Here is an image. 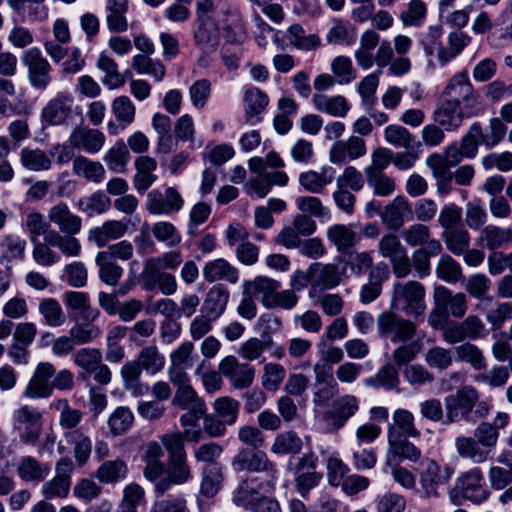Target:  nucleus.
I'll return each instance as SVG.
<instances>
[{
	"label": "nucleus",
	"instance_id": "f257e3e1",
	"mask_svg": "<svg viewBox=\"0 0 512 512\" xmlns=\"http://www.w3.org/2000/svg\"><path fill=\"white\" fill-rule=\"evenodd\" d=\"M165 366V357L154 345L142 348L136 359L126 362L120 371L123 387L134 397H141L150 391L148 384L141 381L142 371L150 375L159 373Z\"/></svg>",
	"mask_w": 512,
	"mask_h": 512
},
{
	"label": "nucleus",
	"instance_id": "f03ea898",
	"mask_svg": "<svg viewBox=\"0 0 512 512\" xmlns=\"http://www.w3.org/2000/svg\"><path fill=\"white\" fill-rule=\"evenodd\" d=\"M443 29L441 26H430L427 31L421 33L418 42L427 56L436 54L441 67L453 61L470 44L471 37L457 30L447 37L446 45L442 43Z\"/></svg>",
	"mask_w": 512,
	"mask_h": 512
},
{
	"label": "nucleus",
	"instance_id": "7ed1b4c3",
	"mask_svg": "<svg viewBox=\"0 0 512 512\" xmlns=\"http://www.w3.org/2000/svg\"><path fill=\"white\" fill-rule=\"evenodd\" d=\"M318 456L310 451L296 457H290L286 469L293 476L294 486L302 499H309L310 492L318 487L323 473L318 471Z\"/></svg>",
	"mask_w": 512,
	"mask_h": 512
},
{
	"label": "nucleus",
	"instance_id": "20e7f679",
	"mask_svg": "<svg viewBox=\"0 0 512 512\" xmlns=\"http://www.w3.org/2000/svg\"><path fill=\"white\" fill-rule=\"evenodd\" d=\"M232 469L239 473L243 471L251 473L265 472L269 478L267 486L273 490L279 478L277 464L270 460L267 453L260 449H240L231 461Z\"/></svg>",
	"mask_w": 512,
	"mask_h": 512
},
{
	"label": "nucleus",
	"instance_id": "39448f33",
	"mask_svg": "<svg viewBox=\"0 0 512 512\" xmlns=\"http://www.w3.org/2000/svg\"><path fill=\"white\" fill-rule=\"evenodd\" d=\"M391 306L414 318L422 316L426 310L424 286L417 281L395 284Z\"/></svg>",
	"mask_w": 512,
	"mask_h": 512
},
{
	"label": "nucleus",
	"instance_id": "423d86ee",
	"mask_svg": "<svg viewBox=\"0 0 512 512\" xmlns=\"http://www.w3.org/2000/svg\"><path fill=\"white\" fill-rule=\"evenodd\" d=\"M12 429L22 443L35 445L43 429V414L33 406L22 405L12 413Z\"/></svg>",
	"mask_w": 512,
	"mask_h": 512
},
{
	"label": "nucleus",
	"instance_id": "0eeeda50",
	"mask_svg": "<svg viewBox=\"0 0 512 512\" xmlns=\"http://www.w3.org/2000/svg\"><path fill=\"white\" fill-rule=\"evenodd\" d=\"M376 323L379 335L390 339L392 343H406L411 341L417 333L414 322L391 310L380 313Z\"/></svg>",
	"mask_w": 512,
	"mask_h": 512
},
{
	"label": "nucleus",
	"instance_id": "6e6552de",
	"mask_svg": "<svg viewBox=\"0 0 512 512\" xmlns=\"http://www.w3.org/2000/svg\"><path fill=\"white\" fill-rule=\"evenodd\" d=\"M257 325L261 329V339L249 338L239 348V355L248 361L260 358L265 348L272 346L270 334L281 328V321L270 314H263L259 317Z\"/></svg>",
	"mask_w": 512,
	"mask_h": 512
},
{
	"label": "nucleus",
	"instance_id": "1a4fd4ad",
	"mask_svg": "<svg viewBox=\"0 0 512 512\" xmlns=\"http://www.w3.org/2000/svg\"><path fill=\"white\" fill-rule=\"evenodd\" d=\"M441 99L461 105L462 107L470 105L471 109L478 111V113L481 111L478 96L466 72H459L449 80L442 92Z\"/></svg>",
	"mask_w": 512,
	"mask_h": 512
},
{
	"label": "nucleus",
	"instance_id": "9d476101",
	"mask_svg": "<svg viewBox=\"0 0 512 512\" xmlns=\"http://www.w3.org/2000/svg\"><path fill=\"white\" fill-rule=\"evenodd\" d=\"M22 64L28 70V80L32 87L44 90L50 84L52 67L37 47L25 50L21 56Z\"/></svg>",
	"mask_w": 512,
	"mask_h": 512
},
{
	"label": "nucleus",
	"instance_id": "9b49d317",
	"mask_svg": "<svg viewBox=\"0 0 512 512\" xmlns=\"http://www.w3.org/2000/svg\"><path fill=\"white\" fill-rule=\"evenodd\" d=\"M456 487L465 499L474 504H481L490 496L482 469L479 467L462 472L457 478Z\"/></svg>",
	"mask_w": 512,
	"mask_h": 512
},
{
	"label": "nucleus",
	"instance_id": "f8f14e48",
	"mask_svg": "<svg viewBox=\"0 0 512 512\" xmlns=\"http://www.w3.org/2000/svg\"><path fill=\"white\" fill-rule=\"evenodd\" d=\"M478 114V111L472 110L470 105L462 107L461 105L440 99L436 109L433 111L432 118L445 131H456L462 126L465 118Z\"/></svg>",
	"mask_w": 512,
	"mask_h": 512
},
{
	"label": "nucleus",
	"instance_id": "ddd939ff",
	"mask_svg": "<svg viewBox=\"0 0 512 512\" xmlns=\"http://www.w3.org/2000/svg\"><path fill=\"white\" fill-rule=\"evenodd\" d=\"M185 201L175 187H168L162 193L154 189L147 195L145 206L152 215H171L184 207Z\"/></svg>",
	"mask_w": 512,
	"mask_h": 512
},
{
	"label": "nucleus",
	"instance_id": "4468645a",
	"mask_svg": "<svg viewBox=\"0 0 512 512\" xmlns=\"http://www.w3.org/2000/svg\"><path fill=\"white\" fill-rule=\"evenodd\" d=\"M55 372L56 369L51 363H39L23 390V397L36 400L51 396L53 393L52 378Z\"/></svg>",
	"mask_w": 512,
	"mask_h": 512
},
{
	"label": "nucleus",
	"instance_id": "2eb2a0df",
	"mask_svg": "<svg viewBox=\"0 0 512 512\" xmlns=\"http://www.w3.org/2000/svg\"><path fill=\"white\" fill-rule=\"evenodd\" d=\"M453 469L447 465H440L434 460H427L420 473V485L426 497H438L439 488L450 480Z\"/></svg>",
	"mask_w": 512,
	"mask_h": 512
},
{
	"label": "nucleus",
	"instance_id": "dca6fc26",
	"mask_svg": "<svg viewBox=\"0 0 512 512\" xmlns=\"http://www.w3.org/2000/svg\"><path fill=\"white\" fill-rule=\"evenodd\" d=\"M359 410V401L354 395L345 394L335 399L329 410L324 412L323 419L328 426L337 431Z\"/></svg>",
	"mask_w": 512,
	"mask_h": 512
},
{
	"label": "nucleus",
	"instance_id": "f3484780",
	"mask_svg": "<svg viewBox=\"0 0 512 512\" xmlns=\"http://www.w3.org/2000/svg\"><path fill=\"white\" fill-rule=\"evenodd\" d=\"M193 479L188 457L182 456L167 460V474L156 486V495L162 496L174 485H183Z\"/></svg>",
	"mask_w": 512,
	"mask_h": 512
},
{
	"label": "nucleus",
	"instance_id": "a211bd4d",
	"mask_svg": "<svg viewBox=\"0 0 512 512\" xmlns=\"http://www.w3.org/2000/svg\"><path fill=\"white\" fill-rule=\"evenodd\" d=\"M510 421L511 418L507 412L499 411L495 414L492 422H480L474 429L473 436L492 455L500 437L499 431L505 429Z\"/></svg>",
	"mask_w": 512,
	"mask_h": 512
},
{
	"label": "nucleus",
	"instance_id": "6ab92c4d",
	"mask_svg": "<svg viewBox=\"0 0 512 512\" xmlns=\"http://www.w3.org/2000/svg\"><path fill=\"white\" fill-rule=\"evenodd\" d=\"M219 371L231 385L237 389L249 387L255 376V368L248 363H239L235 356L229 355L219 363Z\"/></svg>",
	"mask_w": 512,
	"mask_h": 512
},
{
	"label": "nucleus",
	"instance_id": "aec40b11",
	"mask_svg": "<svg viewBox=\"0 0 512 512\" xmlns=\"http://www.w3.org/2000/svg\"><path fill=\"white\" fill-rule=\"evenodd\" d=\"M105 135L98 129L76 126L68 138L72 148L89 154L99 152L105 144Z\"/></svg>",
	"mask_w": 512,
	"mask_h": 512
},
{
	"label": "nucleus",
	"instance_id": "412c9836",
	"mask_svg": "<svg viewBox=\"0 0 512 512\" xmlns=\"http://www.w3.org/2000/svg\"><path fill=\"white\" fill-rule=\"evenodd\" d=\"M164 452L160 443L156 441L149 442L144 450L143 461L145 467L143 469L144 477L154 483V492L156 493L157 484L165 479L167 467L161 460Z\"/></svg>",
	"mask_w": 512,
	"mask_h": 512
},
{
	"label": "nucleus",
	"instance_id": "4be33fe9",
	"mask_svg": "<svg viewBox=\"0 0 512 512\" xmlns=\"http://www.w3.org/2000/svg\"><path fill=\"white\" fill-rule=\"evenodd\" d=\"M74 99L69 93H58L50 99L41 111V118L47 125H62L72 113Z\"/></svg>",
	"mask_w": 512,
	"mask_h": 512
},
{
	"label": "nucleus",
	"instance_id": "5701e85b",
	"mask_svg": "<svg viewBox=\"0 0 512 512\" xmlns=\"http://www.w3.org/2000/svg\"><path fill=\"white\" fill-rule=\"evenodd\" d=\"M326 237L341 254L349 253L361 239V235L352 224H333L327 228Z\"/></svg>",
	"mask_w": 512,
	"mask_h": 512
},
{
	"label": "nucleus",
	"instance_id": "b1692460",
	"mask_svg": "<svg viewBox=\"0 0 512 512\" xmlns=\"http://www.w3.org/2000/svg\"><path fill=\"white\" fill-rule=\"evenodd\" d=\"M366 144L359 136H350L347 140L336 141L329 150V159L333 164H342L347 159L355 160L366 154Z\"/></svg>",
	"mask_w": 512,
	"mask_h": 512
},
{
	"label": "nucleus",
	"instance_id": "393cba45",
	"mask_svg": "<svg viewBox=\"0 0 512 512\" xmlns=\"http://www.w3.org/2000/svg\"><path fill=\"white\" fill-rule=\"evenodd\" d=\"M414 414L405 408H397L392 414V422L387 427V440L401 437H420Z\"/></svg>",
	"mask_w": 512,
	"mask_h": 512
},
{
	"label": "nucleus",
	"instance_id": "a878e982",
	"mask_svg": "<svg viewBox=\"0 0 512 512\" xmlns=\"http://www.w3.org/2000/svg\"><path fill=\"white\" fill-rule=\"evenodd\" d=\"M411 216V205L403 196H396L380 213L382 224L393 231H398L404 225L405 219Z\"/></svg>",
	"mask_w": 512,
	"mask_h": 512
},
{
	"label": "nucleus",
	"instance_id": "bb28decb",
	"mask_svg": "<svg viewBox=\"0 0 512 512\" xmlns=\"http://www.w3.org/2000/svg\"><path fill=\"white\" fill-rule=\"evenodd\" d=\"M48 219L49 222L57 226L59 233L76 235L82 229V219L74 214L64 202H60L49 209Z\"/></svg>",
	"mask_w": 512,
	"mask_h": 512
},
{
	"label": "nucleus",
	"instance_id": "cd10ccee",
	"mask_svg": "<svg viewBox=\"0 0 512 512\" xmlns=\"http://www.w3.org/2000/svg\"><path fill=\"white\" fill-rule=\"evenodd\" d=\"M263 481L258 476H251L243 479L233 492V503L245 509L254 508L263 498L261 488Z\"/></svg>",
	"mask_w": 512,
	"mask_h": 512
},
{
	"label": "nucleus",
	"instance_id": "c85d7f7f",
	"mask_svg": "<svg viewBox=\"0 0 512 512\" xmlns=\"http://www.w3.org/2000/svg\"><path fill=\"white\" fill-rule=\"evenodd\" d=\"M202 275L208 283L225 281L229 284H236L239 280L238 269L224 258L207 261L202 268Z\"/></svg>",
	"mask_w": 512,
	"mask_h": 512
},
{
	"label": "nucleus",
	"instance_id": "c756f323",
	"mask_svg": "<svg viewBox=\"0 0 512 512\" xmlns=\"http://www.w3.org/2000/svg\"><path fill=\"white\" fill-rule=\"evenodd\" d=\"M309 276L310 283L314 287L323 289H332L339 285L342 280V272L338 265L333 263H312L309 266Z\"/></svg>",
	"mask_w": 512,
	"mask_h": 512
},
{
	"label": "nucleus",
	"instance_id": "7c9ffc66",
	"mask_svg": "<svg viewBox=\"0 0 512 512\" xmlns=\"http://www.w3.org/2000/svg\"><path fill=\"white\" fill-rule=\"evenodd\" d=\"M126 223L119 220L105 221L101 226L94 227L88 232V241L97 247L106 246L109 242L120 239L127 232Z\"/></svg>",
	"mask_w": 512,
	"mask_h": 512
},
{
	"label": "nucleus",
	"instance_id": "2f4dec72",
	"mask_svg": "<svg viewBox=\"0 0 512 512\" xmlns=\"http://www.w3.org/2000/svg\"><path fill=\"white\" fill-rule=\"evenodd\" d=\"M458 456L474 464H482L492 458V455L474 436H458L455 439Z\"/></svg>",
	"mask_w": 512,
	"mask_h": 512
},
{
	"label": "nucleus",
	"instance_id": "473e14b6",
	"mask_svg": "<svg viewBox=\"0 0 512 512\" xmlns=\"http://www.w3.org/2000/svg\"><path fill=\"white\" fill-rule=\"evenodd\" d=\"M229 298V290L223 284H215L206 293L200 311L217 320L224 314Z\"/></svg>",
	"mask_w": 512,
	"mask_h": 512
},
{
	"label": "nucleus",
	"instance_id": "72a5a7b5",
	"mask_svg": "<svg viewBox=\"0 0 512 512\" xmlns=\"http://www.w3.org/2000/svg\"><path fill=\"white\" fill-rule=\"evenodd\" d=\"M16 471L18 477L24 482L41 483L49 476L51 466L27 455L20 458Z\"/></svg>",
	"mask_w": 512,
	"mask_h": 512
},
{
	"label": "nucleus",
	"instance_id": "f704fd0d",
	"mask_svg": "<svg viewBox=\"0 0 512 512\" xmlns=\"http://www.w3.org/2000/svg\"><path fill=\"white\" fill-rule=\"evenodd\" d=\"M442 244L437 239H431L427 245L416 249L412 253V269L419 278H424L431 273L430 258L441 254Z\"/></svg>",
	"mask_w": 512,
	"mask_h": 512
},
{
	"label": "nucleus",
	"instance_id": "c9c22d12",
	"mask_svg": "<svg viewBox=\"0 0 512 512\" xmlns=\"http://www.w3.org/2000/svg\"><path fill=\"white\" fill-rule=\"evenodd\" d=\"M488 480L494 490H503L499 503L506 505L512 503V464L509 467L491 466L488 471Z\"/></svg>",
	"mask_w": 512,
	"mask_h": 512
},
{
	"label": "nucleus",
	"instance_id": "e433bc0d",
	"mask_svg": "<svg viewBox=\"0 0 512 512\" xmlns=\"http://www.w3.org/2000/svg\"><path fill=\"white\" fill-rule=\"evenodd\" d=\"M312 102L317 111L333 117L344 118L350 110L347 99L342 95L328 96L316 93L312 97Z\"/></svg>",
	"mask_w": 512,
	"mask_h": 512
},
{
	"label": "nucleus",
	"instance_id": "4c0bfd02",
	"mask_svg": "<svg viewBox=\"0 0 512 512\" xmlns=\"http://www.w3.org/2000/svg\"><path fill=\"white\" fill-rule=\"evenodd\" d=\"M222 464L205 465L201 472L200 492L207 498L214 497L222 488L225 479Z\"/></svg>",
	"mask_w": 512,
	"mask_h": 512
},
{
	"label": "nucleus",
	"instance_id": "58836bf2",
	"mask_svg": "<svg viewBox=\"0 0 512 512\" xmlns=\"http://www.w3.org/2000/svg\"><path fill=\"white\" fill-rule=\"evenodd\" d=\"M335 178V170L330 166L323 167L320 172L307 171L299 175L300 185L310 193H320Z\"/></svg>",
	"mask_w": 512,
	"mask_h": 512
},
{
	"label": "nucleus",
	"instance_id": "ea45409f",
	"mask_svg": "<svg viewBox=\"0 0 512 512\" xmlns=\"http://www.w3.org/2000/svg\"><path fill=\"white\" fill-rule=\"evenodd\" d=\"M269 98L260 89L253 87L248 89L244 95V107L247 122L251 125L258 123L261 118L259 114L267 107Z\"/></svg>",
	"mask_w": 512,
	"mask_h": 512
},
{
	"label": "nucleus",
	"instance_id": "a19ab883",
	"mask_svg": "<svg viewBox=\"0 0 512 512\" xmlns=\"http://www.w3.org/2000/svg\"><path fill=\"white\" fill-rule=\"evenodd\" d=\"M410 437H401L389 439L387 461H397L398 459H407L417 462L421 457V450L411 443L408 439Z\"/></svg>",
	"mask_w": 512,
	"mask_h": 512
},
{
	"label": "nucleus",
	"instance_id": "79ce46f5",
	"mask_svg": "<svg viewBox=\"0 0 512 512\" xmlns=\"http://www.w3.org/2000/svg\"><path fill=\"white\" fill-rule=\"evenodd\" d=\"M435 300L437 306H443L454 317L461 318L467 311V301L464 293L452 295L447 288L440 287L435 291Z\"/></svg>",
	"mask_w": 512,
	"mask_h": 512
},
{
	"label": "nucleus",
	"instance_id": "37998d69",
	"mask_svg": "<svg viewBox=\"0 0 512 512\" xmlns=\"http://www.w3.org/2000/svg\"><path fill=\"white\" fill-rule=\"evenodd\" d=\"M302 448V438L296 431L288 430L276 435L270 451L276 455H293L294 457L300 454Z\"/></svg>",
	"mask_w": 512,
	"mask_h": 512
},
{
	"label": "nucleus",
	"instance_id": "c03bdc74",
	"mask_svg": "<svg viewBox=\"0 0 512 512\" xmlns=\"http://www.w3.org/2000/svg\"><path fill=\"white\" fill-rule=\"evenodd\" d=\"M72 170L76 176L83 177L87 181L100 183L105 179V168L98 162L84 156L73 159Z\"/></svg>",
	"mask_w": 512,
	"mask_h": 512
},
{
	"label": "nucleus",
	"instance_id": "a18cd8bd",
	"mask_svg": "<svg viewBox=\"0 0 512 512\" xmlns=\"http://www.w3.org/2000/svg\"><path fill=\"white\" fill-rule=\"evenodd\" d=\"M128 327L117 325L112 327L106 336L105 359L110 363H120L125 358V349L120 344L125 338Z\"/></svg>",
	"mask_w": 512,
	"mask_h": 512
},
{
	"label": "nucleus",
	"instance_id": "49530a36",
	"mask_svg": "<svg viewBox=\"0 0 512 512\" xmlns=\"http://www.w3.org/2000/svg\"><path fill=\"white\" fill-rule=\"evenodd\" d=\"M183 262L182 252L170 250L158 256L147 258L144 261V272L156 273L165 270H175Z\"/></svg>",
	"mask_w": 512,
	"mask_h": 512
},
{
	"label": "nucleus",
	"instance_id": "de8ad7c7",
	"mask_svg": "<svg viewBox=\"0 0 512 512\" xmlns=\"http://www.w3.org/2000/svg\"><path fill=\"white\" fill-rule=\"evenodd\" d=\"M127 475V464L121 459L104 461L95 472V477L103 484L121 482Z\"/></svg>",
	"mask_w": 512,
	"mask_h": 512
},
{
	"label": "nucleus",
	"instance_id": "09e8293b",
	"mask_svg": "<svg viewBox=\"0 0 512 512\" xmlns=\"http://www.w3.org/2000/svg\"><path fill=\"white\" fill-rule=\"evenodd\" d=\"M252 294H259L260 300L264 307L271 305L274 296L281 288V283L275 279L266 276H257L252 281L244 284Z\"/></svg>",
	"mask_w": 512,
	"mask_h": 512
},
{
	"label": "nucleus",
	"instance_id": "8fccbe9b",
	"mask_svg": "<svg viewBox=\"0 0 512 512\" xmlns=\"http://www.w3.org/2000/svg\"><path fill=\"white\" fill-rule=\"evenodd\" d=\"M19 156L21 165L29 171H47L52 167L51 158L39 148L24 147L20 150Z\"/></svg>",
	"mask_w": 512,
	"mask_h": 512
},
{
	"label": "nucleus",
	"instance_id": "3c124183",
	"mask_svg": "<svg viewBox=\"0 0 512 512\" xmlns=\"http://www.w3.org/2000/svg\"><path fill=\"white\" fill-rule=\"evenodd\" d=\"M63 301L69 310L79 312L85 319L95 320L99 311L93 309L90 304L89 295L81 291H68L63 295Z\"/></svg>",
	"mask_w": 512,
	"mask_h": 512
},
{
	"label": "nucleus",
	"instance_id": "603ef678",
	"mask_svg": "<svg viewBox=\"0 0 512 512\" xmlns=\"http://www.w3.org/2000/svg\"><path fill=\"white\" fill-rule=\"evenodd\" d=\"M27 242L16 234H6L1 238V259L7 262L23 261L25 259Z\"/></svg>",
	"mask_w": 512,
	"mask_h": 512
},
{
	"label": "nucleus",
	"instance_id": "864d4df0",
	"mask_svg": "<svg viewBox=\"0 0 512 512\" xmlns=\"http://www.w3.org/2000/svg\"><path fill=\"white\" fill-rule=\"evenodd\" d=\"M95 263L99 269V278L103 283L109 286H116L119 283L123 275V268L112 260L111 256L98 252Z\"/></svg>",
	"mask_w": 512,
	"mask_h": 512
},
{
	"label": "nucleus",
	"instance_id": "5fc2aeb1",
	"mask_svg": "<svg viewBox=\"0 0 512 512\" xmlns=\"http://www.w3.org/2000/svg\"><path fill=\"white\" fill-rule=\"evenodd\" d=\"M132 68L140 75H149L155 81H162L166 75V68L159 59H152L149 55L138 54L132 58Z\"/></svg>",
	"mask_w": 512,
	"mask_h": 512
},
{
	"label": "nucleus",
	"instance_id": "6e6d98bb",
	"mask_svg": "<svg viewBox=\"0 0 512 512\" xmlns=\"http://www.w3.org/2000/svg\"><path fill=\"white\" fill-rule=\"evenodd\" d=\"M96 66L105 74L102 83L108 89H116L125 84L124 77L118 72L117 63L105 53L99 55Z\"/></svg>",
	"mask_w": 512,
	"mask_h": 512
},
{
	"label": "nucleus",
	"instance_id": "4d7b16f0",
	"mask_svg": "<svg viewBox=\"0 0 512 512\" xmlns=\"http://www.w3.org/2000/svg\"><path fill=\"white\" fill-rule=\"evenodd\" d=\"M77 207L91 217L108 211L111 207V200L103 191H96L87 197L80 198Z\"/></svg>",
	"mask_w": 512,
	"mask_h": 512
},
{
	"label": "nucleus",
	"instance_id": "13d9d810",
	"mask_svg": "<svg viewBox=\"0 0 512 512\" xmlns=\"http://www.w3.org/2000/svg\"><path fill=\"white\" fill-rule=\"evenodd\" d=\"M65 439L73 445L74 456L79 466H83L90 457L92 443L88 436L80 430L66 431Z\"/></svg>",
	"mask_w": 512,
	"mask_h": 512
},
{
	"label": "nucleus",
	"instance_id": "bf43d9fd",
	"mask_svg": "<svg viewBox=\"0 0 512 512\" xmlns=\"http://www.w3.org/2000/svg\"><path fill=\"white\" fill-rule=\"evenodd\" d=\"M38 310L43 323L49 327H60L65 323V314L60 303L54 298H44L40 301Z\"/></svg>",
	"mask_w": 512,
	"mask_h": 512
},
{
	"label": "nucleus",
	"instance_id": "052dcab7",
	"mask_svg": "<svg viewBox=\"0 0 512 512\" xmlns=\"http://www.w3.org/2000/svg\"><path fill=\"white\" fill-rule=\"evenodd\" d=\"M398 371L392 364H386L372 377L366 378L364 384L373 388L393 390L399 385Z\"/></svg>",
	"mask_w": 512,
	"mask_h": 512
},
{
	"label": "nucleus",
	"instance_id": "680f3d73",
	"mask_svg": "<svg viewBox=\"0 0 512 512\" xmlns=\"http://www.w3.org/2000/svg\"><path fill=\"white\" fill-rule=\"evenodd\" d=\"M511 238L512 231L509 228H501L495 225L485 226L480 233V241L492 251L510 242Z\"/></svg>",
	"mask_w": 512,
	"mask_h": 512
},
{
	"label": "nucleus",
	"instance_id": "e2e57ef3",
	"mask_svg": "<svg viewBox=\"0 0 512 512\" xmlns=\"http://www.w3.org/2000/svg\"><path fill=\"white\" fill-rule=\"evenodd\" d=\"M107 27L111 32H125L128 29V20L126 13L128 11L127 2H110L106 7Z\"/></svg>",
	"mask_w": 512,
	"mask_h": 512
},
{
	"label": "nucleus",
	"instance_id": "0e129e2a",
	"mask_svg": "<svg viewBox=\"0 0 512 512\" xmlns=\"http://www.w3.org/2000/svg\"><path fill=\"white\" fill-rule=\"evenodd\" d=\"M142 276L146 280L148 288L158 287L160 292L166 296L173 295L178 288L176 277L166 271H159L156 273L144 272Z\"/></svg>",
	"mask_w": 512,
	"mask_h": 512
},
{
	"label": "nucleus",
	"instance_id": "69168bd1",
	"mask_svg": "<svg viewBox=\"0 0 512 512\" xmlns=\"http://www.w3.org/2000/svg\"><path fill=\"white\" fill-rule=\"evenodd\" d=\"M47 241L58 248L64 256L77 257L81 253V243L75 235L63 234L55 230L49 232Z\"/></svg>",
	"mask_w": 512,
	"mask_h": 512
},
{
	"label": "nucleus",
	"instance_id": "338daca9",
	"mask_svg": "<svg viewBox=\"0 0 512 512\" xmlns=\"http://www.w3.org/2000/svg\"><path fill=\"white\" fill-rule=\"evenodd\" d=\"M457 360L466 362L475 370H484L487 367L486 359L478 346L470 342L463 343L454 348Z\"/></svg>",
	"mask_w": 512,
	"mask_h": 512
},
{
	"label": "nucleus",
	"instance_id": "774afa93",
	"mask_svg": "<svg viewBox=\"0 0 512 512\" xmlns=\"http://www.w3.org/2000/svg\"><path fill=\"white\" fill-rule=\"evenodd\" d=\"M365 175L368 186L373 189L376 196L387 197L395 191V180L384 172L370 169Z\"/></svg>",
	"mask_w": 512,
	"mask_h": 512
}]
</instances>
